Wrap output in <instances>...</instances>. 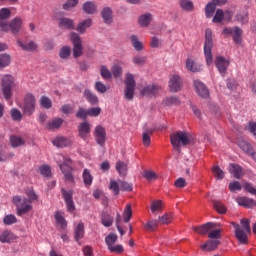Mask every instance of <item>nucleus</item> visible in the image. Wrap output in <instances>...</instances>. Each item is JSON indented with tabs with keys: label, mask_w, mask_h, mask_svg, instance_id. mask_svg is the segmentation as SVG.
I'll return each instance as SVG.
<instances>
[{
	"label": "nucleus",
	"mask_w": 256,
	"mask_h": 256,
	"mask_svg": "<svg viewBox=\"0 0 256 256\" xmlns=\"http://www.w3.org/2000/svg\"><path fill=\"white\" fill-rule=\"evenodd\" d=\"M119 185H120V191H133V184L119 180Z\"/></svg>",
	"instance_id": "obj_63"
},
{
	"label": "nucleus",
	"mask_w": 256,
	"mask_h": 256,
	"mask_svg": "<svg viewBox=\"0 0 256 256\" xmlns=\"http://www.w3.org/2000/svg\"><path fill=\"white\" fill-rule=\"evenodd\" d=\"M225 19V12L222 9H217L216 13L212 19L213 23H221Z\"/></svg>",
	"instance_id": "obj_56"
},
{
	"label": "nucleus",
	"mask_w": 256,
	"mask_h": 256,
	"mask_svg": "<svg viewBox=\"0 0 256 256\" xmlns=\"http://www.w3.org/2000/svg\"><path fill=\"white\" fill-rule=\"evenodd\" d=\"M101 223L104 227H111V225H113V217L107 212H104L101 216Z\"/></svg>",
	"instance_id": "obj_45"
},
{
	"label": "nucleus",
	"mask_w": 256,
	"mask_h": 256,
	"mask_svg": "<svg viewBox=\"0 0 256 256\" xmlns=\"http://www.w3.org/2000/svg\"><path fill=\"white\" fill-rule=\"evenodd\" d=\"M163 103L167 107H171L172 105H180L181 100L179 99L178 96H171V97H167L166 99H164Z\"/></svg>",
	"instance_id": "obj_43"
},
{
	"label": "nucleus",
	"mask_w": 256,
	"mask_h": 256,
	"mask_svg": "<svg viewBox=\"0 0 256 256\" xmlns=\"http://www.w3.org/2000/svg\"><path fill=\"white\" fill-rule=\"evenodd\" d=\"M89 133H91V124L87 121L80 123L78 126L79 137L85 141Z\"/></svg>",
	"instance_id": "obj_17"
},
{
	"label": "nucleus",
	"mask_w": 256,
	"mask_h": 256,
	"mask_svg": "<svg viewBox=\"0 0 256 256\" xmlns=\"http://www.w3.org/2000/svg\"><path fill=\"white\" fill-rule=\"evenodd\" d=\"M70 41H72L73 48L72 53L74 59H79L83 55V43L81 42V37L79 34L72 32L70 34Z\"/></svg>",
	"instance_id": "obj_9"
},
{
	"label": "nucleus",
	"mask_w": 256,
	"mask_h": 256,
	"mask_svg": "<svg viewBox=\"0 0 256 256\" xmlns=\"http://www.w3.org/2000/svg\"><path fill=\"white\" fill-rule=\"evenodd\" d=\"M133 217V210L131 209V204H126V208L123 213L124 223H129Z\"/></svg>",
	"instance_id": "obj_49"
},
{
	"label": "nucleus",
	"mask_w": 256,
	"mask_h": 256,
	"mask_svg": "<svg viewBox=\"0 0 256 256\" xmlns=\"http://www.w3.org/2000/svg\"><path fill=\"white\" fill-rule=\"evenodd\" d=\"M3 223L4 225H13V223H17V217L13 214L6 215L3 219Z\"/></svg>",
	"instance_id": "obj_64"
},
{
	"label": "nucleus",
	"mask_w": 256,
	"mask_h": 256,
	"mask_svg": "<svg viewBox=\"0 0 256 256\" xmlns=\"http://www.w3.org/2000/svg\"><path fill=\"white\" fill-rule=\"evenodd\" d=\"M213 31L208 28L205 31L204 57L206 65H213Z\"/></svg>",
	"instance_id": "obj_3"
},
{
	"label": "nucleus",
	"mask_w": 256,
	"mask_h": 256,
	"mask_svg": "<svg viewBox=\"0 0 256 256\" xmlns=\"http://www.w3.org/2000/svg\"><path fill=\"white\" fill-rule=\"evenodd\" d=\"M13 83H15V78L11 75L2 78V95L6 101L13 97Z\"/></svg>",
	"instance_id": "obj_8"
},
{
	"label": "nucleus",
	"mask_w": 256,
	"mask_h": 256,
	"mask_svg": "<svg viewBox=\"0 0 256 256\" xmlns=\"http://www.w3.org/2000/svg\"><path fill=\"white\" fill-rule=\"evenodd\" d=\"M216 9H217V6H215V4H213L212 2H209L205 6V16L207 17V19H211V17H213V15H215Z\"/></svg>",
	"instance_id": "obj_42"
},
{
	"label": "nucleus",
	"mask_w": 256,
	"mask_h": 256,
	"mask_svg": "<svg viewBox=\"0 0 256 256\" xmlns=\"http://www.w3.org/2000/svg\"><path fill=\"white\" fill-rule=\"evenodd\" d=\"M109 189L113 192V195H119V192L121 191L119 180H111L109 183Z\"/></svg>",
	"instance_id": "obj_52"
},
{
	"label": "nucleus",
	"mask_w": 256,
	"mask_h": 256,
	"mask_svg": "<svg viewBox=\"0 0 256 256\" xmlns=\"http://www.w3.org/2000/svg\"><path fill=\"white\" fill-rule=\"evenodd\" d=\"M236 201L241 207H247L248 209L256 207V201L248 197H239Z\"/></svg>",
	"instance_id": "obj_23"
},
{
	"label": "nucleus",
	"mask_w": 256,
	"mask_h": 256,
	"mask_svg": "<svg viewBox=\"0 0 256 256\" xmlns=\"http://www.w3.org/2000/svg\"><path fill=\"white\" fill-rule=\"evenodd\" d=\"M40 105L44 108V109H51L53 102H51V99H49V97L47 96H42L40 98Z\"/></svg>",
	"instance_id": "obj_61"
},
{
	"label": "nucleus",
	"mask_w": 256,
	"mask_h": 256,
	"mask_svg": "<svg viewBox=\"0 0 256 256\" xmlns=\"http://www.w3.org/2000/svg\"><path fill=\"white\" fill-rule=\"evenodd\" d=\"M59 57L67 61L71 57V46H63L59 51Z\"/></svg>",
	"instance_id": "obj_41"
},
{
	"label": "nucleus",
	"mask_w": 256,
	"mask_h": 256,
	"mask_svg": "<svg viewBox=\"0 0 256 256\" xmlns=\"http://www.w3.org/2000/svg\"><path fill=\"white\" fill-rule=\"evenodd\" d=\"M186 69L188 71H191L192 73H198V71H201V68L195 64V61L193 59L188 58L186 60Z\"/></svg>",
	"instance_id": "obj_44"
},
{
	"label": "nucleus",
	"mask_w": 256,
	"mask_h": 256,
	"mask_svg": "<svg viewBox=\"0 0 256 256\" xmlns=\"http://www.w3.org/2000/svg\"><path fill=\"white\" fill-rule=\"evenodd\" d=\"M23 27V18L21 17H15L10 22H7L6 24H3V22H0V29L1 31H4L5 33H12V35H19L21 28Z\"/></svg>",
	"instance_id": "obj_6"
},
{
	"label": "nucleus",
	"mask_w": 256,
	"mask_h": 256,
	"mask_svg": "<svg viewBox=\"0 0 256 256\" xmlns=\"http://www.w3.org/2000/svg\"><path fill=\"white\" fill-rule=\"evenodd\" d=\"M153 133V130L151 129H145L142 134V142L145 147H149L151 145V134Z\"/></svg>",
	"instance_id": "obj_40"
},
{
	"label": "nucleus",
	"mask_w": 256,
	"mask_h": 256,
	"mask_svg": "<svg viewBox=\"0 0 256 256\" xmlns=\"http://www.w3.org/2000/svg\"><path fill=\"white\" fill-rule=\"evenodd\" d=\"M23 113L30 117L35 113V96L33 94H27L24 98Z\"/></svg>",
	"instance_id": "obj_11"
},
{
	"label": "nucleus",
	"mask_w": 256,
	"mask_h": 256,
	"mask_svg": "<svg viewBox=\"0 0 256 256\" xmlns=\"http://www.w3.org/2000/svg\"><path fill=\"white\" fill-rule=\"evenodd\" d=\"M84 97L87 99L89 103H91V105H97V103H99V98L97 97V95H95L90 90L84 91Z\"/></svg>",
	"instance_id": "obj_36"
},
{
	"label": "nucleus",
	"mask_w": 256,
	"mask_h": 256,
	"mask_svg": "<svg viewBox=\"0 0 256 256\" xmlns=\"http://www.w3.org/2000/svg\"><path fill=\"white\" fill-rule=\"evenodd\" d=\"M10 143L12 147H21V145H25V140H22L21 137L11 136Z\"/></svg>",
	"instance_id": "obj_58"
},
{
	"label": "nucleus",
	"mask_w": 256,
	"mask_h": 256,
	"mask_svg": "<svg viewBox=\"0 0 256 256\" xmlns=\"http://www.w3.org/2000/svg\"><path fill=\"white\" fill-rule=\"evenodd\" d=\"M230 63L231 62L223 56L216 57L215 66L222 77H225V75L227 74V69H229Z\"/></svg>",
	"instance_id": "obj_12"
},
{
	"label": "nucleus",
	"mask_w": 256,
	"mask_h": 256,
	"mask_svg": "<svg viewBox=\"0 0 256 256\" xmlns=\"http://www.w3.org/2000/svg\"><path fill=\"white\" fill-rule=\"evenodd\" d=\"M13 203L16 206V213L18 217L22 215H27L30 211H33V204L29 202L27 198H23L21 196H14Z\"/></svg>",
	"instance_id": "obj_4"
},
{
	"label": "nucleus",
	"mask_w": 256,
	"mask_h": 256,
	"mask_svg": "<svg viewBox=\"0 0 256 256\" xmlns=\"http://www.w3.org/2000/svg\"><path fill=\"white\" fill-rule=\"evenodd\" d=\"M101 17L106 25L113 23V10L110 7H105L101 11Z\"/></svg>",
	"instance_id": "obj_21"
},
{
	"label": "nucleus",
	"mask_w": 256,
	"mask_h": 256,
	"mask_svg": "<svg viewBox=\"0 0 256 256\" xmlns=\"http://www.w3.org/2000/svg\"><path fill=\"white\" fill-rule=\"evenodd\" d=\"M241 225L232 222V226L234 228V233L236 239H238L239 243L242 245H247V234L251 233V221L249 219H242L240 221Z\"/></svg>",
	"instance_id": "obj_2"
},
{
	"label": "nucleus",
	"mask_w": 256,
	"mask_h": 256,
	"mask_svg": "<svg viewBox=\"0 0 256 256\" xmlns=\"http://www.w3.org/2000/svg\"><path fill=\"white\" fill-rule=\"evenodd\" d=\"M159 88L155 84H150L145 86L140 90V94L144 97H151L153 95H157Z\"/></svg>",
	"instance_id": "obj_19"
},
{
	"label": "nucleus",
	"mask_w": 256,
	"mask_h": 256,
	"mask_svg": "<svg viewBox=\"0 0 256 256\" xmlns=\"http://www.w3.org/2000/svg\"><path fill=\"white\" fill-rule=\"evenodd\" d=\"M238 145L242 151L248 155H251L252 157H255V150L253 149V146H251V144H249L247 141H240Z\"/></svg>",
	"instance_id": "obj_30"
},
{
	"label": "nucleus",
	"mask_w": 256,
	"mask_h": 256,
	"mask_svg": "<svg viewBox=\"0 0 256 256\" xmlns=\"http://www.w3.org/2000/svg\"><path fill=\"white\" fill-rule=\"evenodd\" d=\"M111 73L113 77L118 79V77H121V75H123V68L119 64H114L111 68Z\"/></svg>",
	"instance_id": "obj_55"
},
{
	"label": "nucleus",
	"mask_w": 256,
	"mask_h": 256,
	"mask_svg": "<svg viewBox=\"0 0 256 256\" xmlns=\"http://www.w3.org/2000/svg\"><path fill=\"white\" fill-rule=\"evenodd\" d=\"M168 87L171 93H179L183 89V78L178 73L171 74Z\"/></svg>",
	"instance_id": "obj_10"
},
{
	"label": "nucleus",
	"mask_w": 256,
	"mask_h": 256,
	"mask_svg": "<svg viewBox=\"0 0 256 256\" xmlns=\"http://www.w3.org/2000/svg\"><path fill=\"white\" fill-rule=\"evenodd\" d=\"M54 147L63 148L71 146V140L63 136H59L53 139L52 141Z\"/></svg>",
	"instance_id": "obj_24"
},
{
	"label": "nucleus",
	"mask_w": 256,
	"mask_h": 256,
	"mask_svg": "<svg viewBox=\"0 0 256 256\" xmlns=\"http://www.w3.org/2000/svg\"><path fill=\"white\" fill-rule=\"evenodd\" d=\"M221 245V241L219 240H207L202 246L201 249L203 251L211 252L216 251V249Z\"/></svg>",
	"instance_id": "obj_20"
},
{
	"label": "nucleus",
	"mask_w": 256,
	"mask_h": 256,
	"mask_svg": "<svg viewBox=\"0 0 256 256\" xmlns=\"http://www.w3.org/2000/svg\"><path fill=\"white\" fill-rule=\"evenodd\" d=\"M11 17V10L9 8H2L0 10V23L5 25L7 23V19Z\"/></svg>",
	"instance_id": "obj_46"
},
{
	"label": "nucleus",
	"mask_w": 256,
	"mask_h": 256,
	"mask_svg": "<svg viewBox=\"0 0 256 256\" xmlns=\"http://www.w3.org/2000/svg\"><path fill=\"white\" fill-rule=\"evenodd\" d=\"M94 137L96 139V143L100 145V147H103L107 139V132L105 131V128L101 125L96 126L94 130Z\"/></svg>",
	"instance_id": "obj_14"
},
{
	"label": "nucleus",
	"mask_w": 256,
	"mask_h": 256,
	"mask_svg": "<svg viewBox=\"0 0 256 256\" xmlns=\"http://www.w3.org/2000/svg\"><path fill=\"white\" fill-rule=\"evenodd\" d=\"M91 25H93V20L86 19L78 24L76 31H78V33L83 34L85 33V31H87V29H89V27H91Z\"/></svg>",
	"instance_id": "obj_32"
},
{
	"label": "nucleus",
	"mask_w": 256,
	"mask_h": 256,
	"mask_svg": "<svg viewBox=\"0 0 256 256\" xmlns=\"http://www.w3.org/2000/svg\"><path fill=\"white\" fill-rule=\"evenodd\" d=\"M134 65L143 66L147 63V56L136 55L132 58Z\"/></svg>",
	"instance_id": "obj_54"
},
{
	"label": "nucleus",
	"mask_w": 256,
	"mask_h": 256,
	"mask_svg": "<svg viewBox=\"0 0 256 256\" xmlns=\"http://www.w3.org/2000/svg\"><path fill=\"white\" fill-rule=\"evenodd\" d=\"M170 223H173V213L168 212L162 215L161 225H169Z\"/></svg>",
	"instance_id": "obj_59"
},
{
	"label": "nucleus",
	"mask_w": 256,
	"mask_h": 256,
	"mask_svg": "<svg viewBox=\"0 0 256 256\" xmlns=\"http://www.w3.org/2000/svg\"><path fill=\"white\" fill-rule=\"evenodd\" d=\"M17 46L21 47L23 51H29L30 53H33V51H37V44L33 41L24 43V42H21V40H17Z\"/></svg>",
	"instance_id": "obj_25"
},
{
	"label": "nucleus",
	"mask_w": 256,
	"mask_h": 256,
	"mask_svg": "<svg viewBox=\"0 0 256 256\" xmlns=\"http://www.w3.org/2000/svg\"><path fill=\"white\" fill-rule=\"evenodd\" d=\"M229 173L233 175L235 179H241L243 177V168L239 164H230Z\"/></svg>",
	"instance_id": "obj_22"
},
{
	"label": "nucleus",
	"mask_w": 256,
	"mask_h": 256,
	"mask_svg": "<svg viewBox=\"0 0 256 256\" xmlns=\"http://www.w3.org/2000/svg\"><path fill=\"white\" fill-rule=\"evenodd\" d=\"M118 236L115 233H110L106 238H105V243L109 249V247H112L117 243Z\"/></svg>",
	"instance_id": "obj_51"
},
{
	"label": "nucleus",
	"mask_w": 256,
	"mask_h": 256,
	"mask_svg": "<svg viewBox=\"0 0 256 256\" xmlns=\"http://www.w3.org/2000/svg\"><path fill=\"white\" fill-rule=\"evenodd\" d=\"M131 43L136 51H143V43L139 41L137 36L132 35L130 37Z\"/></svg>",
	"instance_id": "obj_50"
},
{
	"label": "nucleus",
	"mask_w": 256,
	"mask_h": 256,
	"mask_svg": "<svg viewBox=\"0 0 256 256\" xmlns=\"http://www.w3.org/2000/svg\"><path fill=\"white\" fill-rule=\"evenodd\" d=\"M194 86L199 97H202V99H207L209 97V89H207V86H205L203 82L195 80Z\"/></svg>",
	"instance_id": "obj_16"
},
{
	"label": "nucleus",
	"mask_w": 256,
	"mask_h": 256,
	"mask_svg": "<svg viewBox=\"0 0 256 256\" xmlns=\"http://www.w3.org/2000/svg\"><path fill=\"white\" fill-rule=\"evenodd\" d=\"M189 143H191V138L187 132L179 131L171 136V144L178 153H181V146L185 147L189 145Z\"/></svg>",
	"instance_id": "obj_5"
},
{
	"label": "nucleus",
	"mask_w": 256,
	"mask_h": 256,
	"mask_svg": "<svg viewBox=\"0 0 256 256\" xmlns=\"http://www.w3.org/2000/svg\"><path fill=\"white\" fill-rule=\"evenodd\" d=\"M82 179L85 187H91L93 183V175H91V172L89 169H84L82 174Z\"/></svg>",
	"instance_id": "obj_34"
},
{
	"label": "nucleus",
	"mask_w": 256,
	"mask_h": 256,
	"mask_svg": "<svg viewBox=\"0 0 256 256\" xmlns=\"http://www.w3.org/2000/svg\"><path fill=\"white\" fill-rule=\"evenodd\" d=\"M56 161L58 163V167L64 175L65 181L67 183H73L75 181V177L73 176V166H71L73 161L62 154L57 155Z\"/></svg>",
	"instance_id": "obj_1"
},
{
	"label": "nucleus",
	"mask_w": 256,
	"mask_h": 256,
	"mask_svg": "<svg viewBox=\"0 0 256 256\" xmlns=\"http://www.w3.org/2000/svg\"><path fill=\"white\" fill-rule=\"evenodd\" d=\"M235 21L241 25H247L249 23V14L247 12H239L235 16Z\"/></svg>",
	"instance_id": "obj_37"
},
{
	"label": "nucleus",
	"mask_w": 256,
	"mask_h": 256,
	"mask_svg": "<svg viewBox=\"0 0 256 256\" xmlns=\"http://www.w3.org/2000/svg\"><path fill=\"white\" fill-rule=\"evenodd\" d=\"M83 237H85V225L80 222L75 228L74 239L79 243Z\"/></svg>",
	"instance_id": "obj_31"
},
{
	"label": "nucleus",
	"mask_w": 256,
	"mask_h": 256,
	"mask_svg": "<svg viewBox=\"0 0 256 256\" xmlns=\"http://www.w3.org/2000/svg\"><path fill=\"white\" fill-rule=\"evenodd\" d=\"M55 19L58 21V27L60 29H67L71 31L75 29V22L71 18L59 17V14H56Z\"/></svg>",
	"instance_id": "obj_13"
},
{
	"label": "nucleus",
	"mask_w": 256,
	"mask_h": 256,
	"mask_svg": "<svg viewBox=\"0 0 256 256\" xmlns=\"http://www.w3.org/2000/svg\"><path fill=\"white\" fill-rule=\"evenodd\" d=\"M213 227H215V224L212 222H208L204 225L198 226V227H194L193 230L196 233H199V235H207V233L209 231H211L213 229Z\"/></svg>",
	"instance_id": "obj_26"
},
{
	"label": "nucleus",
	"mask_w": 256,
	"mask_h": 256,
	"mask_svg": "<svg viewBox=\"0 0 256 256\" xmlns=\"http://www.w3.org/2000/svg\"><path fill=\"white\" fill-rule=\"evenodd\" d=\"M55 221L61 229H67V220H65V216L63 215V212L56 211L54 214Z\"/></svg>",
	"instance_id": "obj_27"
},
{
	"label": "nucleus",
	"mask_w": 256,
	"mask_h": 256,
	"mask_svg": "<svg viewBox=\"0 0 256 256\" xmlns=\"http://www.w3.org/2000/svg\"><path fill=\"white\" fill-rule=\"evenodd\" d=\"M125 77L124 99H126V101H133L135 97V87L137 85L135 82V76L128 72L126 73Z\"/></svg>",
	"instance_id": "obj_7"
},
{
	"label": "nucleus",
	"mask_w": 256,
	"mask_h": 256,
	"mask_svg": "<svg viewBox=\"0 0 256 256\" xmlns=\"http://www.w3.org/2000/svg\"><path fill=\"white\" fill-rule=\"evenodd\" d=\"M213 207L217 213H220V215H225L227 213V207H225L220 201L214 200Z\"/></svg>",
	"instance_id": "obj_48"
},
{
	"label": "nucleus",
	"mask_w": 256,
	"mask_h": 256,
	"mask_svg": "<svg viewBox=\"0 0 256 256\" xmlns=\"http://www.w3.org/2000/svg\"><path fill=\"white\" fill-rule=\"evenodd\" d=\"M179 5L183 11H188L189 13L195 9V5L191 0H180Z\"/></svg>",
	"instance_id": "obj_35"
},
{
	"label": "nucleus",
	"mask_w": 256,
	"mask_h": 256,
	"mask_svg": "<svg viewBox=\"0 0 256 256\" xmlns=\"http://www.w3.org/2000/svg\"><path fill=\"white\" fill-rule=\"evenodd\" d=\"M16 237L10 230H4L0 234V241L2 243H11L12 241H15Z\"/></svg>",
	"instance_id": "obj_29"
},
{
	"label": "nucleus",
	"mask_w": 256,
	"mask_h": 256,
	"mask_svg": "<svg viewBox=\"0 0 256 256\" xmlns=\"http://www.w3.org/2000/svg\"><path fill=\"white\" fill-rule=\"evenodd\" d=\"M159 227V220H150L145 225V229L147 231H157V228Z\"/></svg>",
	"instance_id": "obj_60"
},
{
	"label": "nucleus",
	"mask_w": 256,
	"mask_h": 256,
	"mask_svg": "<svg viewBox=\"0 0 256 256\" xmlns=\"http://www.w3.org/2000/svg\"><path fill=\"white\" fill-rule=\"evenodd\" d=\"M110 253H117V255H121L125 251V248H123V245L117 244V245H112L108 248Z\"/></svg>",
	"instance_id": "obj_62"
},
{
	"label": "nucleus",
	"mask_w": 256,
	"mask_h": 256,
	"mask_svg": "<svg viewBox=\"0 0 256 256\" xmlns=\"http://www.w3.org/2000/svg\"><path fill=\"white\" fill-rule=\"evenodd\" d=\"M212 173L214 177H216V179H218L219 181L225 178V172L222 169H220L219 166H214L212 168Z\"/></svg>",
	"instance_id": "obj_53"
},
{
	"label": "nucleus",
	"mask_w": 256,
	"mask_h": 256,
	"mask_svg": "<svg viewBox=\"0 0 256 256\" xmlns=\"http://www.w3.org/2000/svg\"><path fill=\"white\" fill-rule=\"evenodd\" d=\"M64 120L63 118H53L52 120H49L46 123V129H48V131H55L57 129H61V126L63 125Z\"/></svg>",
	"instance_id": "obj_18"
},
{
	"label": "nucleus",
	"mask_w": 256,
	"mask_h": 256,
	"mask_svg": "<svg viewBox=\"0 0 256 256\" xmlns=\"http://www.w3.org/2000/svg\"><path fill=\"white\" fill-rule=\"evenodd\" d=\"M83 11L87 15H94V13L97 11V5H95L94 2H85L83 4Z\"/></svg>",
	"instance_id": "obj_33"
},
{
	"label": "nucleus",
	"mask_w": 256,
	"mask_h": 256,
	"mask_svg": "<svg viewBox=\"0 0 256 256\" xmlns=\"http://www.w3.org/2000/svg\"><path fill=\"white\" fill-rule=\"evenodd\" d=\"M11 64V55L7 53L0 54V69H5Z\"/></svg>",
	"instance_id": "obj_38"
},
{
	"label": "nucleus",
	"mask_w": 256,
	"mask_h": 256,
	"mask_svg": "<svg viewBox=\"0 0 256 256\" xmlns=\"http://www.w3.org/2000/svg\"><path fill=\"white\" fill-rule=\"evenodd\" d=\"M62 197L66 203L67 211L73 213L75 211V202H73V191L62 189Z\"/></svg>",
	"instance_id": "obj_15"
},
{
	"label": "nucleus",
	"mask_w": 256,
	"mask_h": 256,
	"mask_svg": "<svg viewBox=\"0 0 256 256\" xmlns=\"http://www.w3.org/2000/svg\"><path fill=\"white\" fill-rule=\"evenodd\" d=\"M232 35L234 42L239 45L241 43V36L243 35V30H241V28L239 27H235Z\"/></svg>",
	"instance_id": "obj_57"
},
{
	"label": "nucleus",
	"mask_w": 256,
	"mask_h": 256,
	"mask_svg": "<svg viewBox=\"0 0 256 256\" xmlns=\"http://www.w3.org/2000/svg\"><path fill=\"white\" fill-rule=\"evenodd\" d=\"M116 171L119 173L120 177L127 176V163L123 161H118L116 163Z\"/></svg>",
	"instance_id": "obj_39"
},
{
	"label": "nucleus",
	"mask_w": 256,
	"mask_h": 256,
	"mask_svg": "<svg viewBox=\"0 0 256 256\" xmlns=\"http://www.w3.org/2000/svg\"><path fill=\"white\" fill-rule=\"evenodd\" d=\"M151 21H153V15L146 13L138 18V25H140V27H149Z\"/></svg>",
	"instance_id": "obj_28"
},
{
	"label": "nucleus",
	"mask_w": 256,
	"mask_h": 256,
	"mask_svg": "<svg viewBox=\"0 0 256 256\" xmlns=\"http://www.w3.org/2000/svg\"><path fill=\"white\" fill-rule=\"evenodd\" d=\"M100 75L105 81H109L113 77L112 72L105 65L100 66Z\"/></svg>",
	"instance_id": "obj_47"
}]
</instances>
